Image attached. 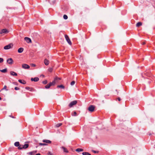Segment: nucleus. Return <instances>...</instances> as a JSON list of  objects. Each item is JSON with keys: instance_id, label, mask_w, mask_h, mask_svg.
Instances as JSON below:
<instances>
[{"instance_id": "f257e3e1", "label": "nucleus", "mask_w": 155, "mask_h": 155, "mask_svg": "<svg viewBox=\"0 0 155 155\" xmlns=\"http://www.w3.org/2000/svg\"><path fill=\"white\" fill-rule=\"evenodd\" d=\"M95 106L93 105H90L88 108V110L89 111L93 112L94 111Z\"/></svg>"}, {"instance_id": "f03ea898", "label": "nucleus", "mask_w": 155, "mask_h": 155, "mask_svg": "<svg viewBox=\"0 0 155 155\" xmlns=\"http://www.w3.org/2000/svg\"><path fill=\"white\" fill-rule=\"evenodd\" d=\"M64 36L65 38L68 43L69 44V45H72V43L68 36L67 35H65Z\"/></svg>"}, {"instance_id": "7ed1b4c3", "label": "nucleus", "mask_w": 155, "mask_h": 155, "mask_svg": "<svg viewBox=\"0 0 155 155\" xmlns=\"http://www.w3.org/2000/svg\"><path fill=\"white\" fill-rule=\"evenodd\" d=\"M77 103V101L75 100L74 101L72 102H71L70 104H69L68 106L69 107H71L73 105H74L76 104Z\"/></svg>"}, {"instance_id": "20e7f679", "label": "nucleus", "mask_w": 155, "mask_h": 155, "mask_svg": "<svg viewBox=\"0 0 155 155\" xmlns=\"http://www.w3.org/2000/svg\"><path fill=\"white\" fill-rule=\"evenodd\" d=\"M7 62L10 64H12L13 63V60L12 58H9L7 60Z\"/></svg>"}, {"instance_id": "39448f33", "label": "nucleus", "mask_w": 155, "mask_h": 155, "mask_svg": "<svg viewBox=\"0 0 155 155\" xmlns=\"http://www.w3.org/2000/svg\"><path fill=\"white\" fill-rule=\"evenodd\" d=\"M12 46V44H9V45L5 46L4 48L5 50H7L10 48H11V46Z\"/></svg>"}, {"instance_id": "423d86ee", "label": "nucleus", "mask_w": 155, "mask_h": 155, "mask_svg": "<svg viewBox=\"0 0 155 155\" xmlns=\"http://www.w3.org/2000/svg\"><path fill=\"white\" fill-rule=\"evenodd\" d=\"M22 67L24 69H29L30 68V66L26 64H23L22 65Z\"/></svg>"}, {"instance_id": "0eeeda50", "label": "nucleus", "mask_w": 155, "mask_h": 155, "mask_svg": "<svg viewBox=\"0 0 155 155\" xmlns=\"http://www.w3.org/2000/svg\"><path fill=\"white\" fill-rule=\"evenodd\" d=\"M25 40L27 42V43H31V39L28 37H25L24 38Z\"/></svg>"}, {"instance_id": "6e6552de", "label": "nucleus", "mask_w": 155, "mask_h": 155, "mask_svg": "<svg viewBox=\"0 0 155 155\" xmlns=\"http://www.w3.org/2000/svg\"><path fill=\"white\" fill-rule=\"evenodd\" d=\"M8 32V31L6 29H4L2 30L0 33H4V34H7Z\"/></svg>"}, {"instance_id": "1a4fd4ad", "label": "nucleus", "mask_w": 155, "mask_h": 155, "mask_svg": "<svg viewBox=\"0 0 155 155\" xmlns=\"http://www.w3.org/2000/svg\"><path fill=\"white\" fill-rule=\"evenodd\" d=\"M31 81H34L35 82H37L39 81V78L38 77H35L34 78H31Z\"/></svg>"}, {"instance_id": "9d476101", "label": "nucleus", "mask_w": 155, "mask_h": 155, "mask_svg": "<svg viewBox=\"0 0 155 155\" xmlns=\"http://www.w3.org/2000/svg\"><path fill=\"white\" fill-rule=\"evenodd\" d=\"M10 74L11 75L13 76H17L18 75L17 73L13 71H10Z\"/></svg>"}, {"instance_id": "9b49d317", "label": "nucleus", "mask_w": 155, "mask_h": 155, "mask_svg": "<svg viewBox=\"0 0 155 155\" xmlns=\"http://www.w3.org/2000/svg\"><path fill=\"white\" fill-rule=\"evenodd\" d=\"M42 142L44 143H51V141L49 140H42Z\"/></svg>"}, {"instance_id": "f8f14e48", "label": "nucleus", "mask_w": 155, "mask_h": 155, "mask_svg": "<svg viewBox=\"0 0 155 155\" xmlns=\"http://www.w3.org/2000/svg\"><path fill=\"white\" fill-rule=\"evenodd\" d=\"M18 81L20 83L22 84H26V81L24 80H21L20 79L18 80Z\"/></svg>"}, {"instance_id": "ddd939ff", "label": "nucleus", "mask_w": 155, "mask_h": 155, "mask_svg": "<svg viewBox=\"0 0 155 155\" xmlns=\"http://www.w3.org/2000/svg\"><path fill=\"white\" fill-rule=\"evenodd\" d=\"M44 63L46 65H48L49 64V61L47 59H45L44 60Z\"/></svg>"}, {"instance_id": "4468645a", "label": "nucleus", "mask_w": 155, "mask_h": 155, "mask_svg": "<svg viewBox=\"0 0 155 155\" xmlns=\"http://www.w3.org/2000/svg\"><path fill=\"white\" fill-rule=\"evenodd\" d=\"M24 49L22 48H19L18 50V52L19 53H22Z\"/></svg>"}, {"instance_id": "2eb2a0df", "label": "nucleus", "mask_w": 155, "mask_h": 155, "mask_svg": "<svg viewBox=\"0 0 155 155\" xmlns=\"http://www.w3.org/2000/svg\"><path fill=\"white\" fill-rule=\"evenodd\" d=\"M61 148L63 149V151L64 152L68 153V151L67 149L64 147H62Z\"/></svg>"}, {"instance_id": "dca6fc26", "label": "nucleus", "mask_w": 155, "mask_h": 155, "mask_svg": "<svg viewBox=\"0 0 155 155\" xmlns=\"http://www.w3.org/2000/svg\"><path fill=\"white\" fill-rule=\"evenodd\" d=\"M0 71L2 73H6L7 71V68H5L3 70H0Z\"/></svg>"}, {"instance_id": "f3484780", "label": "nucleus", "mask_w": 155, "mask_h": 155, "mask_svg": "<svg viewBox=\"0 0 155 155\" xmlns=\"http://www.w3.org/2000/svg\"><path fill=\"white\" fill-rule=\"evenodd\" d=\"M57 88H60L62 89H64L65 88L64 86L63 85H58L57 86Z\"/></svg>"}, {"instance_id": "a211bd4d", "label": "nucleus", "mask_w": 155, "mask_h": 155, "mask_svg": "<svg viewBox=\"0 0 155 155\" xmlns=\"http://www.w3.org/2000/svg\"><path fill=\"white\" fill-rule=\"evenodd\" d=\"M29 146V145L28 144H25L24 145H23L22 148H23V149H25L27 148Z\"/></svg>"}, {"instance_id": "6ab92c4d", "label": "nucleus", "mask_w": 155, "mask_h": 155, "mask_svg": "<svg viewBox=\"0 0 155 155\" xmlns=\"http://www.w3.org/2000/svg\"><path fill=\"white\" fill-rule=\"evenodd\" d=\"M142 25V23L141 22H138L136 24V26L137 27H138L141 26Z\"/></svg>"}, {"instance_id": "aec40b11", "label": "nucleus", "mask_w": 155, "mask_h": 155, "mask_svg": "<svg viewBox=\"0 0 155 155\" xmlns=\"http://www.w3.org/2000/svg\"><path fill=\"white\" fill-rule=\"evenodd\" d=\"M83 149L81 148H77L76 150V151L78 152L83 151Z\"/></svg>"}, {"instance_id": "412c9836", "label": "nucleus", "mask_w": 155, "mask_h": 155, "mask_svg": "<svg viewBox=\"0 0 155 155\" xmlns=\"http://www.w3.org/2000/svg\"><path fill=\"white\" fill-rule=\"evenodd\" d=\"M14 145L16 147H18L20 145V143L19 142H16L15 143Z\"/></svg>"}, {"instance_id": "4be33fe9", "label": "nucleus", "mask_w": 155, "mask_h": 155, "mask_svg": "<svg viewBox=\"0 0 155 155\" xmlns=\"http://www.w3.org/2000/svg\"><path fill=\"white\" fill-rule=\"evenodd\" d=\"M57 82L54 79V80L52 82H51V84H52V86L54 85Z\"/></svg>"}, {"instance_id": "5701e85b", "label": "nucleus", "mask_w": 155, "mask_h": 155, "mask_svg": "<svg viewBox=\"0 0 155 155\" xmlns=\"http://www.w3.org/2000/svg\"><path fill=\"white\" fill-rule=\"evenodd\" d=\"M82 154L83 155H91V154L87 152H83Z\"/></svg>"}, {"instance_id": "b1692460", "label": "nucleus", "mask_w": 155, "mask_h": 155, "mask_svg": "<svg viewBox=\"0 0 155 155\" xmlns=\"http://www.w3.org/2000/svg\"><path fill=\"white\" fill-rule=\"evenodd\" d=\"M23 146V145H20L18 147V149L19 150H21L22 149H23V148H22Z\"/></svg>"}, {"instance_id": "393cba45", "label": "nucleus", "mask_w": 155, "mask_h": 155, "mask_svg": "<svg viewBox=\"0 0 155 155\" xmlns=\"http://www.w3.org/2000/svg\"><path fill=\"white\" fill-rule=\"evenodd\" d=\"M62 125V124L61 123H60L58 124H57L56 125V127H58L61 126Z\"/></svg>"}, {"instance_id": "a878e982", "label": "nucleus", "mask_w": 155, "mask_h": 155, "mask_svg": "<svg viewBox=\"0 0 155 155\" xmlns=\"http://www.w3.org/2000/svg\"><path fill=\"white\" fill-rule=\"evenodd\" d=\"M39 145L40 146H46L47 144L46 143H39Z\"/></svg>"}, {"instance_id": "bb28decb", "label": "nucleus", "mask_w": 155, "mask_h": 155, "mask_svg": "<svg viewBox=\"0 0 155 155\" xmlns=\"http://www.w3.org/2000/svg\"><path fill=\"white\" fill-rule=\"evenodd\" d=\"M63 18L64 19H67L68 18V16L66 15H63Z\"/></svg>"}, {"instance_id": "cd10ccee", "label": "nucleus", "mask_w": 155, "mask_h": 155, "mask_svg": "<svg viewBox=\"0 0 155 155\" xmlns=\"http://www.w3.org/2000/svg\"><path fill=\"white\" fill-rule=\"evenodd\" d=\"M7 86L6 85H5L4 87L1 90H5L6 91H8V90L6 89Z\"/></svg>"}, {"instance_id": "c85d7f7f", "label": "nucleus", "mask_w": 155, "mask_h": 155, "mask_svg": "<svg viewBox=\"0 0 155 155\" xmlns=\"http://www.w3.org/2000/svg\"><path fill=\"white\" fill-rule=\"evenodd\" d=\"M48 83L47 81L46 80L44 81H42V83L44 84H46Z\"/></svg>"}, {"instance_id": "c756f323", "label": "nucleus", "mask_w": 155, "mask_h": 155, "mask_svg": "<svg viewBox=\"0 0 155 155\" xmlns=\"http://www.w3.org/2000/svg\"><path fill=\"white\" fill-rule=\"evenodd\" d=\"M55 80L57 82V80H61V78H58L57 77H56L55 78Z\"/></svg>"}, {"instance_id": "7c9ffc66", "label": "nucleus", "mask_w": 155, "mask_h": 155, "mask_svg": "<svg viewBox=\"0 0 155 155\" xmlns=\"http://www.w3.org/2000/svg\"><path fill=\"white\" fill-rule=\"evenodd\" d=\"M71 115L72 116H77V113H76V112L74 111V112L73 114L72 113L71 114Z\"/></svg>"}, {"instance_id": "2f4dec72", "label": "nucleus", "mask_w": 155, "mask_h": 155, "mask_svg": "<svg viewBox=\"0 0 155 155\" xmlns=\"http://www.w3.org/2000/svg\"><path fill=\"white\" fill-rule=\"evenodd\" d=\"M48 71L50 72H52L53 71V68H49Z\"/></svg>"}, {"instance_id": "473e14b6", "label": "nucleus", "mask_w": 155, "mask_h": 155, "mask_svg": "<svg viewBox=\"0 0 155 155\" xmlns=\"http://www.w3.org/2000/svg\"><path fill=\"white\" fill-rule=\"evenodd\" d=\"M50 87V86H49L48 84L46 85L45 86V88L46 89H48Z\"/></svg>"}, {"instance_id": "72a5a7b5", "label": "nucleus", "mask_w": 155, "mask_h": 155, "mask_svg": "<svg viewBox=\"0 0 155 155\" xmlns=\"http://www.w3.org/2000/svg\"><path fill=\"white\" fill-rule=\"evenodd\" d=\"M75 81H72L71 83V85H73L75 84Z\"/></svg>"}, {"instance_id": "f704fd0d", "label": "nucleus", "mask_w": 155, "mask_h": 155, "mask_svg": "<svg viewBox=\"0 0 155 155\" xmlns=\"http://www.w3.org/2000/svg\"><path fill=\"white\" fill-rule=\"evenodd\" d=\"M4 61V59L2 58H0V63H2Z\"/></svg>"}, {"instance_id": "c9c22d12", "label": "nucleus", "mask_w": 155, "mask_h": 155, "mask_svg": "<svg viewBox=\"0 0 155 155\" xmlns=\"http://www.w3.org/2000/svg\"><path fill=\"white\" fill-rule=\"evenodd\" d=\"M33 153H34V151L30 152H29L28 153V154H30L31 155H32Z\"/></svg>"}, {"instance_id": "e433bc0d", "label": "nucleus", "mask_w": 155, "mask_h": 155, "mask_svg": "<svg viewBox=\"0 0 155 155\" xmlns=\"http://www.w3.org/2000/svg\"><path fill=\"white\" fill-rule=\"evenodd\" d=\"M15 89L16 90H18L20 89V88L19 87H15Z\"/></svg>"}, {"instance_id": "4c0bfd02", "label": "nucleus", "mask_w": 155, "mask_h": 155, "mask_svg": "<svg viewBox=\"0 0 155 155\" xmlns=\"http://www.w3.org/2000/svg\"><path fill=\"white\" fill-rule=\"evenodd\" d=\"M29 90L31 91H34V89L32 88H30V89Z\"/></svg>"}, {"instance_id": "58836bf2", "label": "nucleus", "mask_w": 155, "mask_h": 155, "mask_svg": "<svg viewBox=\"0 0 155 155\" xmlns=\"http://www.w3.org/2000/svg\"><path fill=\"white\" fill-rule=\"evenodd\" d=\"M25 88L27 90H29L30 89V87H26Z\"/></svg>"}, {"instance_id": "ea45409f", "label": "nucleus", "mask_w": 155, "mask_h": 155, "mask_svg": "<svg viewBox=\"0 0 155 155\" xmlns=\"http://www.w3.org/2000/svg\"><path fill=\"white\" fill-rule=\"evenodd\" d=\"M13 84H15L16 85H18V83L17 82H13Z\"/></svg>"}, {"instance_id": "a19ab883", "label": "nucleus", "mask_w": 155, "mask_h": 155, "mask_svg": "<svg viewBox=\"0 0 155 155\" xmlns=\"http://www.w3.org/2000/svg\"><path fill=\"white\" fill-rule=\"evenodd\" d=\"M31 65L33 67H35L36 66L35 64H31Z\"/></svg>"}, {"instance_id": "79ce46f5", "label": "nucleus", "mask_w": 155, "mask_h": 155, "mask_svg": "<svg viewBox=\"0 0 155 155\" xmlns=\"http://www.w3.org/2000/svg\"><path fill=\"white\" fill-rule=\"evenodd\" d=\"M48 154L49 155H53V154L51 152H49Z\"/></svg>"}, {"instance_id": "37998d69", "label": "nucleus", "mask_w": 155, "mask_h": 155, "mask_svg": "<svg viewBox=\"0 0 155 155\" xmlns=\"http://www.w3.org/2000/svg\"><path fill=\"white\" fill-rule=\"evenodd\" d=\"M92 151L94 153H98V152L96 151L93 150Z\"/></svg>"}, {"instance_id": "c03bdc74", "label": "nucleus", "mask_w": 155, "mask_h": 155, "mask_svg": "<svg viewBox=\"0 0 155 155\" xmlns=\"http://www.w3.org/2000/svg\"><path fill=\"white\" fill-rule=\"evenodd\" d=\"M145 43H146L144 41V42H142V43H141V44L143 45H145Z\"/></svg>"}, {"instance_id": "a18cd8bd", "label": "nucleus", "mask_w": 155, "mask_h": 155, "mask_svg": "<svg viewBox=\"0 0 155 155\" xmlns=\"http://www.w3.org/2000/svg\"><path fill=\"white\" fill-rule=\"evenodd\" d=\"M117 100H118V101H120L121 100L120 98V97H118L117 98Z\"/></svg>"}, {"instance_id": "49530a36", "label": "nucleus", "mask_w": 155, "mask_h": 155, "mask_svg": "<svg viewBox=\"0 0 155 155\" xmlns=\"http://www.w3.org/2000/svg\"><path fill=\"white\" fill-rule=\"evenodd\" d=\"M48 85L50 87L51 86H52V84H51V83L50 82L49 84H48Z\"/></svg>"}, {"instance_id": "de8ad7c7", "label": "nucleus", "mask_w": 155, "mask_h": 155, "mask_svg": "<svg viewBox=\"0 0 155 155\" xmlns=\"http://www.w3.org/2000/svg\"><path fill=\"white\" fill-rule=\"evenodd\" d=\"M53 2L54 4L56 2V1L55 0L54 1H53Z\"/></svg>"}, {"instance_id": "09e8293b", "label": "nucleus", "mask_w": 155, "mask_h": 155, "mask_svg": "<svg viewBox=\"0 0 155 155\" xmlns=\"http://www.w3.org/2000/svg\"><path fill=\"white\" fill-rule=\"evenodd\" d=\"M9 116H10V117H12V118H15L13 116H11V115Z\"/></svg>"}, {"instance_id": "8fccbe9b", "label": "nucleus", "mask_w": 155, "mask_h": 155, "mask_svg": "<svg viewBox=\"0 0 155 155\" xmlns=\"http://www.w3.org/2000/svg\"><path fill=\"white\" fill-rule=\"evenodd\" d=\"M36 155H41V154L39 153H38L36 154Z\"/></svg>"}, {"instance_id": "3c124183", "label": "nucleus", "mask_w": 155, "mask_h": 155, "mask_svg": "<svg viewBox=\"0 0 155 155\" xmlns=\"http://www.w3.org/2000/svg\"><path fill=\"white\" fill-rule=\"evenodd\" d=\"M149 135H151V133H149Z\"/></svg>"}, {"instance_id": "603ef678", "label": "nucleus", "mask_w": 155, "mask_h": 155, "mask_svg": "<svg viewBox=\"0 0 155 155\" xmlns=\"http://www.w3.org/2000/svg\"><path fill=\"white\" fill-rule=\"evenodd\" d=\"M2 99V98L1 97H0V100Z\"/></svg>"}, {"instance_id": "864d4df0", "label": "nucleus", "mask_w": 155, "mask_h": 155, "mask_svg": "<svg viewBox=\"0 0 155 155\" xmlns=\"http://www.w3.org/2000/svg\"><path fill=\"white\" fill-rule=\"evenodd\" d=\"M58 81H59V80H57V82H58Z\"/></svg>"}]
</instances>
